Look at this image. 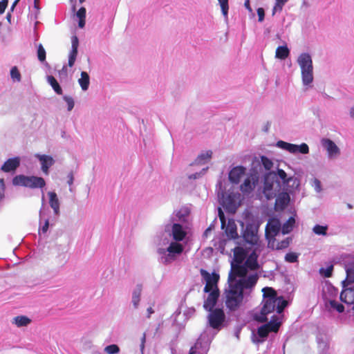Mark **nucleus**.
I'll return each instance as SVG.
<instances>
[{"label": "nucleus", "instance_id": "f257e3e1", "mask_svg": "<svg viewBox=\"0 0 354 354\" xmlns=\"http://www.w3.org/2000/svg\"><path fill=\"white\" fill-rule=\"evenodd\" d=\"M263 301L259 311L253 313V318L259 322H267L258 328L254 334L253 342L257 344L263 342L270 333H277L281 324V313L288 302L282 297H278L276 291L270 287L262 289Z\"/></svg>", "mask_w": 354, "mask_h": 354}, {"label": "nucleus", "instance_id": "f03ea898", "mask_svg": "<svg viewBox=\"0 0 354 354\" xmlns=\"http://www.w3.org/2000/svg\"><path fill=\"white\" fill-rule=\"evenodd\" d=\"M156 248L158 261L163 265H169L175 261L184 251L183 243L174 241L168 237L158 235L153 239Z\"/></svg>", "mask_w": 354, "mask_h": 354}, {"label": "nucleus", "instance_id": "7ed1b4c3", "mask_svg": "<svg viewBox=\"0 0 354 354\" xmlns=\"http://www.w3.org/2000/svg\"><path fill=\"white\" fill-rule=\"evenodd\" d=\"M247 270L243 267H234L230 270L228 276V282L235 284L243 292L245 290H252L256 285L259 275L253 273L247 276Z\"/></svg>", "mask_w": 354, "mask_h": 354}, {"label": "nucleus", "instance_id": "20e7f679", "mask_svg": "<svg viewBox=\"0 0 354 354\" xmlns=\"http://www.w3.org/2000/svg\"><path fill=\"white\" fill-rule=\"evenodd\" d=\"M301 69L302 84L306 88L311 87L314 80L313 65L310 55L303 53L297 59Z\"/></svg>", "mask_w": 354, "mask_h": 354}, {"label": "nucleus", "instance_id": "39448f33", "mask_svg": "<svg viewBox=\"0 0 354 354\" xmlns=\"http://www.w3.org/2000/svg\"><path fill=\"white\" fill-rule=\"evenodd\" d=\"M227 283L228 288L225 292V305L230 310H236L243 301V292L235 284L228 281Z\"/></svg>", "mask_w": 354, "mask_h": 354}, {"label": "nucleus", "instance_id": "423d86ee", "mask_svg": "<svg viewBox=\"0 0 354 354\" xmlns=\"http://www.w3.org/2000/svg\"><path fill=\"white\" fill-rule=\"evenodd\" d=\"M14 185L22 186L30 189H43L46 186L45 180L36 176L17 175L12 180Z\"/></svg>", "mask_w": 354, "mask_h": 354}, {"label": "nucleus", "instance_id": "0eeeda50", "mask_svg": "<svg viewBox=\"0 0 354 354\" xmlns=\"http://www.w3.org/2000/svg\"><path fill=\"white\" fill-rule=\"evenodd\" d=\"M86 24H73V26L71 27V32L72 34L71 36V49L68 54V64L70 67L73 66L75 64L77 55V48L79 46V39L77 36L80 35L82 32L81 30L84 29Z\"/></svg>", "mask_w": 354, "mask_h": 354}, {"label": "nucleus", "instance_id": "6e6552de", "mask_svg": "<svg viewBox=\"0 0 354 354\" xmlns=\"http://www.w3.org/2000/svg\"><path fill=\"white\" fill-rule=\"evenodd\" d=\"M218 197L222 206L229 212L234 213L241 205V195L238 192H223L221 194V196L218 193Z\"/></svg>", "mask_w": 354, "mask_h": 354}, {"label": "nucleus", "instance_id": "1a4fd4ad", "mask_svg": "<svg viewBox=\"0 0 354 354\" xmlns=\"http://www.w3.org/2000/svg\"><path fill=\"white\" fill-rule=\"evenodd\" d=\"M258 230L259 225L255 222L252 221L246 224L243 237L245 244L249 245V248H257L259 246Z\"/></svg>", "mask_w": 354, "mask_h": 354}, {"label": "nucleus", "instance_id": "9d476101", "mask_svg": "<svg viewBox=\"0 0 354 354\" xmlns=\"http://www.w3.org/2000/svg\"><path fill=\"white\" fill-rule=\"evenodd\" d=\"M165 232L174 241L182 243L186 237L187 232L179 223H167L165 225Z\"/></svg>", "mask_w": 354, "mask_h": 354}, {"label": "nucleus", "instance_id": "9b49d317", "mask_svg": "<svg viewBox=\"0 0 354 354\" xmlns=\"http://www.w3.org/2000/svg\"><path fill=\"white\" fill-rule=\"evenodd\" d=\"M280 190L281 186L278 180L273 179L270 175L265 178L263 193L268 200L275 198Z\"/></svg>", "mask_w": 354, "mask_h": 354}, {"label": "nucleus", "instance_id": "f8f14e48", "mask_svg": "<svg viewBox=\"0 0 354 354\" xmlns=\"http://www.w3.org/2000/svg\"><path fill=\"white\" fill-rule=\"evenodd\" d=\"M201 275L206 284L204 288V292H208L209 290H218L217 283L219 279V275L215 272L209 273L205 270H200Z\"/></svg>", "mask_w": 354, "mask_h": 354}, {"label": "nucleus", "instance_id": "ddd939ff", "mask_svg": "<svg viewBox=\"0 0 354 354\" xmlns=\"http://www.w3.org/2000/svg\"><path fill=\"white\" fill-rule=\"evenodd\" d=\"M276 146L294 154L297 153L307 154L309 153V147L306 143H302L299 145H297L288 143L283 140H279L277 142Z\"/></svg>", "mask_w": 354, "mask_h": 354}, {"label": "nucleus", "instance_id": "4468645a", "mask_svg": "<svg viewBox=\"0 0 354 354\" xmlns=\"http://www.w3.org/2000/svg\"><path fill=\"white\" fill-rule=\"evenodd\" d=\"M259 175L256 172L247 174L243 183L240 185V190L244 194H250L255 188L259 182Z\"/></svg>", "mask_w": 354, "mask_h": 354}, {"label": "nucleus", "instance_id": "2eb2a0df", "mask_svg": "<svg viewBox=\"0 0 354 354\" xmlns=\"http://www.w3.org/2000/svg\"><path fill=\"white\" fill-rule=\"evenodd\" d=\"M209 312L210 313L208 315V323L209 326L214 329L219 330L221 328L225 318L223 309H212Z\"/></svg>", "mask_w": 354, "mask_h": 354}, {"label": "nucleus", "instance_id": "dca6fc26", "mask_svg": "<svg viewBox=\"0 0 354 354\" xmlns=\"http://www.w3.org/2000/svg\"><path fill=\"white\" fill-rule=\"evenodd\" d=\"M281 224L277 218L269 219L266 227V237L268 241L269 239H274L280 232Z\"/></svg>", "mask_w": 354, "mask_h": 354}, {"label": "nucleus", "instance_id": "f3484780", "mask_svg": "<svg viewBox=\"0 0 354 354\" xmlns=\"http://www.w3.org/2000/svg\"><path fill=\"white\" fill-rule=\"evenodd\" d=\"M321 143L324 149L327 151L329 158H336L340 154L339 148L333 140L328 138H323L321 140Z\"/></svg>", "mask_w": 354, "mask_h": 354}, {"label": "nucleus", "instance_id": "a211bd4d", "mask_svg": "<svg viewBox=\"0 0 354 354\" xmlns=\"http://www.w3.org/2000/svg\"><path fill=\"white\" fill-rule=\"evenodd\" d=\"M246 168L243 166H236L232 168L228 174V179L232 184L238 185L241 180L246 176Z\"/></svg>", "mask_w": 354, "mask_h": 354}, {"label": "nucleus", "instance_id": "6ab92c4d", "mask_svg": "<svg viewBox=\"0 0 354 354\" xmlns=\"http://www.w3.org/2000/svg\"><path fill=\"white\" fill-rule=\"evenodd\" d=\"M35 157L39 161L41 164V169L43 173L48 175L49 174L50 167L55 163V160L50 156L44 154L41 155L39 153H36Z\"/></svg>", "mask_w": 354, "mask_h": 354}, {"label": "nucleus", "instance_id": "aec40b11", "mask_svg": "<svg viewBox=\"0 0 354 354\" xmlns=\"http://www.w3.org/2000/svg\"><path fill=\"white\" fill-rule=\"evenodd\" d=\"M189 211L186 207H182L180 209L175 211L168 221V223H179L183 224L187 221V218L189 216Z\"/></svg>", "mask_w": 354, "mask_h": 354}, {"label": "nucleus", "instance_id": "412c9836", "mask_svg": "<svg viewBox=\"0 0 354 354\" xmlns=\"http://www.w3.org/2000/svg\"><path fill=\"white\" fill-rule=\"evenodd\" d=\"M253 250L247 257L245 263L241 264V266L245 268V270H257L259 269V266L257 262L258 254L257 253V248H252Z\"/></svg>", "mask_w": 354, "mask_h": 354}, {"label": "nucleus", "instance_id": "4be33fe9", "mask_svg": "<svg viewBox=\"0 0 354 354\" xmlns=\"http://www.w3.org/2000/svg\"><path fill=\"white\" fill-rule=\"evenodd\" d=\"M234 258L231 262V270H232V265L234 267H242L241 264L247 257L246 251L242 247H236L234 250Z\"/></svg>", "mask_w": 354, "mask_h": 354}, {"label": "nucleus", "instance_id": "5701e85b", "mask_svg": "<svg viewBox=\"0 0 354 354\" xmlns=\"http://www.w3.org/2000/svg\"><path fill=\"white\" fill-rule=\"evenodd\" d=\"M207 293V297H205L203 304L204 308L210 311L216 304L219 296V290H209Z\"/></svg>", "mask_w": 354, "mask_h": 354}, {"label": "nucleus", "instance_id": "b1692460", "mask_svg": "<svg viewBox=\"0 0 354 354\" xmlns=\"http://www.w3.org/2000/svg\"><path fill=\"white\" fill-rule=\"evenodd\" d=\"M41 201H42V206L39 210V221L40 224H41V222L44 221V224L42 226L39 228V231H41L42 233H46L49 227L50 222L49 218L46 216V212H48V209H45L44 207V194L43 190L41 191Z\"/></svg>", "mask_w": 354, "mask_h": 354}, {"label": "nucleus", "instance_id": "393cba45", "mask_svg": "<svg viewBox=\"0 0 354 354\" xmlns=\"http://www.w3.org/2000/svg\"><path fill=\"white\" fill-rule=\"evenodd\" d=\"M340 299L342 302L348 305H354V286L351 288H343L340 294ZM354 309V306L352 308Z\"/></svg>", "mask_w": 354, "mask_h": 354}, {"label": "nucleus", "instance_id": "a878e982", "mask_svg": "<svg viewBox=\"0 0 354 354\" xmlns=\"http://www.w3.org/2000/svg\"><path fill=\"white\" fill-rule=\"evenodd\" d=\"M49 197V205L53 210L55 216H59L60 214V202L57 194L55 192H48Z\"/></svg>", "mask_w": 354, "mask_h": 354}, {"label": "nucleus", "instance_id": "bb28decb", "mask_svg": "<svg viewBox=\"0 0 354 354\" xmlns=\"http://www.w3.org/2000/svg\"><path fill=\"white\" fill-rule=\"evenodd\" d=\"M345 270L346 277L342 281L343 288L354 282V260L351 263H346Z\"/></svg>", "mask_w": 354, "mask_h": 354}, {"label": "nucleus", "instance_id": "cd10ccee", "mask_svg": "<svg viewBox=\"0 0 354 354\" xmlns=\"http://www.w3.org/2000/svg\"><path fill=\"white\" fill-rule=\"evenodd\" d=\"M20 165V159L18 157L9 158L1 166V169L4 172H11L15 171Z\"/></svg>", "mask_w": 354, "mask_h": 354}, {"label": "nucleus", "instance_id": "c85d7f7f", "mask_svg": "<svg viewBox=\"0 0 354 354\" xmlns=\"http://www.w3.org/2000/svg\"><path fill=\"white\" fill-rule=\"evenodd\" d=\"M275 198V205L277 208L281 209H284L288 205L290 201V196L288 192H279Z\"/></svg>", "mask_w": 354, "mask_h": 354}, {"label": "nucleus", "instance_id": "c756f323", "mask_svg": "<svg viewBox=\"0 0 354 354\" xmlns=\"http://www.w3.org/2000/svg\"><path fill=\"white\" fill-rule=\"evenodd\" d=\"M290 243V239L286 238L281 241H278L275 238L269 239L268 246L272 249L282 250L288 248Z\"/></svg>", "mask_w": 354, "mask_h": 354}, {"label": "nucleus", "instance_id": "7c9ffc66", "mask_svg": "<svg viewBox=\"0 0 354 354\" xmlns=\"http://www.w3.org/2000/svg\"><path fill=\"white\" fill-rule=\"evenodd\" d=\"M224 229L225 234L229 239H235L238 238L237 227L234 221L229 220Z\"/></svg>", "mask_w": 354, "mask_h": 354}, {"label": "nucleus", "instance_id": "2f4dec72", "mask_svg": "<svg viewBox=\"0 0 354 354\" xmlns=\"http://www.w3.org/2000/svg\"><path fill=\"white\" fill-rule=\"evenodd\" d=\"M142 291V286L137 284L132 292L131 303L135 309H138L140 305V297Z\"/></svg>", "mask_w": 354, "mask_h": 354}, {"label": "nucleus", "instance_id": "473e14b6", "mask_svg": "<svg viewBox=\"0 0 354 354\" xmlns=\"http://www.w3.org/2000/svg\"><path fill=\"white\" fill-rule=\"evenodd\" d=\"M286 187V190L290 193H293L298 189L300 185L299 180L294 176L288 177V180L283 184Z\"/></svg>", "mask_w": 354, "mask_h": 354}, {"label": "nucleus", "instance_id": "72a5a7b5", "mask_svg": "<svg viewBox=\"0 0 354 354\" xmlns=\"http://www.w3.org/2000/svg\"><path fill=\"white\" fill-rule=\"evenodd\" d=\"M78 83L83 91H86L90 85V76L86 71L81 73V77L78 79Z\"/></svg>", "mask_w": 354, "mask_h": 354}, {"label": "nucleus", "instance_id": "f704fd0d", "mask_svg": "<svg viewBox=\"0 0 354 354\" xmlns=\"http://www.w3.org/2000/svg\"><path fill=\"white\" fill-rule=\"evenodd\" d=\"M290 55V50L287 46H280L277 47L275 53V57L279 59H285Z\"/></svg>", "mask_w": 354, "mask_h": 354}, {"label": "nucleus", "instance_id": "c9c22d12", "mask_svg": "<svg viewBox=\"0 0 354 354\" xmlns=\"http://www.w3.org/2000/svg\"><path fill=\"white\" fill-rule=\"evenodd\" d=\"M212 151L211 150L206 151L200 153L194 161L196 165L205 164L209 159L212 158Z\"/></svg>", "mask_w": 354, "mask_h": 354}, {"label": "nucleus", "instance_id": "e433bc0d", "mask_svg": "<svg viewBox=\"0 0 354 354\" xmlns=\"http://www.w3.org/2000/svg\"><path fill=\"white\" fill-rule=\"evenodd\" d=\"M31 322V319L24 315L17 316L14 317L12 324L17 327L26 326Z\"/></svg>", "mask_w": 354, "mask_h": 354}, {"label": "nucleus", "instance_id": "4c0bfd02", "mask_svg": "<svg viewBox=\"0 0 354 354\" xmlns=\"http://www.w3.org/2000/svg\"><path fill=\"white\" fill-rule=\"evenodd\" d=\"M295 223V219L294 217L290 216L288 220L283 224V225L281 227V232L283 234H286L290 233L294 227V225Z\"/></svg>", "mask_w": 354, "mask_h": 354}, {"label": "nucleus", "instance_id": "58836bf2", "mask_svg": "<svg viewBox=\"0 0 354 354\" xmlns=\"http://www.w3.org/2000/svg\"><path fill=\"white\" fill-rule=\"evenodd\" d=\"M47 82L51 86V87L57 94H62V89L59 86V83L57 82V81L56 80V79L53 76L48 75L47 77Z\"/></svg>", "mask_w": 354, "mask_h": 354}, {"label": "nucleus", "instance_id": "ea45409f", "mask_svg": "<svg viewBox=\"0 0 354 354\" xmlns=\"http://www.w3.org/2000/svg\"><path fill=\"white\" fill-rule=\"evenodd\" d=\"M271 178H273V179L277 180V178H280L284 184L288 179L287 174L281 169H277L276 172H272L270 174Z\"/></svg>", "mask_w": 354, "mask_h": 354}, {"label": "nucleus", "instance_id": "a19ab883", "mask_svg": "<svg viewBox=\"0 0 354 354\" xmlns=\"http://www.w3.org/2000/svg\"><path fill=\"white\" fill-rule=\"evenodd\" d=\"M328 225H315L313 227V232L318 236H327V231H328Z\"/></svg>", "mask_w": 354, "mask_h": 354}, {"label": "nucleus", "instance_id": "79ce46f5", "mask_svg": "<svg viewBox=\"0 0 354 354\" xmlns=\"http://www.w3.org/2000/svg\"><path fill=\"white\" fill-rule=\"evenodd\" d=\"M326 306L333 310H337L339 313H342L344 310V306L338 303L335 300H329L328 302L326 304Z\"/></svg>", "mask_w": 354, "mask_h": 354}, {"label": "nucleus", "instance_id": "37998d69", "mask_svg": "<svg viewBox=\"0 0 354 354\" xmlns=\"http://www.w3.org/2000/svg\"><path fill=\"white\" fill-rule=\"evenodd\" d=\"M333 271V266L332 264L328 266L326 268H321L319 269V274L324 277H330Z\"/></svg>", "mask_w": 354, "mask_h": 354}, {"label": "nucleus", "instance_id": "c03bdc74", "mask_svg": "<svg viewBox=\"0 0 354 354\" xmlns=\"http://www.w3.org/2000/svg\"><path fill=\"white\" fill-rule=\"evenodd\" d=\"M104 351L107 354H118L120 351V347L117 344H111L106 346Z\"/></svg>", "mask_w": 354, "mask_h": 354}, {"label": "nucleus", "instance_id": "a18cd8bd", "mask_svg": "<svg viewBox=\"0 0 354 354\" xmlns=\"http://www.w3.org/2000/svg\"><path fill=\"white\" fill-rule=\"evenodd\" d=\"M261 163L263 166L266 170H270L273 166L272 161L265 156L260 157Z\"/></svg>", "mask_w": 354, "mask_h": 354}, {"label": "nucleus", "instance_id": "49530a36", "mask_svg": "<svg viewBox=\"0 0 354 354\" xmlns=\"http://www.w3.org/2000/svg\"><path fill=\"white\" fill-rule=\"evenodd\" d=\"M10 77L14 82H20L21 81V74L17 68V66H14L10 70Z\"/></svg>", "mask_w": 354, "mask_h": 354}, {"label": "nucleus", "instance_id": "de8ad7c7", "mask_svg": "<svg viewBox=\"0 0 354 354\" xmlns=\"http://www.w3.org/2000/svg\"><path fill=\"white\" fill-rule=\"evenodd\" d=\"M37 57L41 62L46 60V50L41 44L37 47Z\"/></svg>", "mask_w": 354, "mask_h": 354}, {"label": "nucleus", "instance_id": "09e8293b", "mask_svg": "<svg viewBox=\"0 0 354 354\" xmlns=\"http://www.w3.org/2000/svg\"><path fill=\"white\" fill-rule=\"evenodd\" d=\"M63 100L66 102L67 104V110L68 111H72L75 106V102L73 98L68 95H64Z\"/></svg>", "mask_w": 354, "mask_h": 354}, {"label": "nucleus", "instance_id": "8fccbe9b", "mask_svg": "<svg viewBox=\"0 0 354 354\" xmlns=\"http://www.w3.org/2000/svg\"><path fill=\"white\" fill-rule=\"evenodd\" d=\"M298 254L295 252L287 253L285 256V260L289 263H295L298 261Z\"/></svg>", "mask_w": 354, "mask_h": 354}, {"label": "nucleus", "instance_id": "3c124183", "mask_svg": "<svg viewBox=\"0 0 354 354\" xmlns=\"http://www.w3.org/2000/svg\"><path fill=\"white\" fill-rule=\"evenodd\" d=\"M288 0H276L275 5L273 8V15L276 11H281L283 6L285 5Z\"/></svg>", "mask_w": 354, "mask_h": 354}, {"label": "nucleus", "instance_id": "603ef678", "mask_svg": "<svg viewBox=\"0 0 354 354\" xmlns=\"http://www.w3.org/2000/svg\"><path fill=\"white\" fill-rule=\"evenodd\" d=\"M77 17L79 19V22H85L86 19V9L82 7L76 13Z\"/></svg>", "mask_w": 354, "mask_h": 354}, {"label": "nucleus", "instance_id": "864d4df0", "mask_svg": "<svg viewBox=\"0 0 354 354\" xmlns=\"http://www.w3.org/2000/svg\"><path fill=\"white\" fill-rule=\"evenodd\" d=\"M221 8L222 12L223 15L227 16L229 6H228V0H218Z\"/></svg>", "mask_w": 354, "mask_h": 354}, {"label": "nucleus", "instance_id": "5fc2aeb1", "mask_svg": "<svg viewBox=\"0 0 354 354\" xmlns=\"http://www.w3.org/2000/svg\"><path fill=\"white\" fill-rule=\"evenodd\" d=\"M317 343L319 348H321L323 351L327 349L328 347V342L323 339L322 337H317Z\"/></svg>", "mask_w": 354, "mask_h": 354}, {"label": "nucleus", "instance_id": "6e6d98bb", "mask_svg": "<svg viewBox=\"0 0 354 354\" xmlns=\"http://www.w3.org/2000/svg\"><path fill=\"white\" fill-rule=\"evenodd\" d=\"M208 169V167L203 169L200 172H196L189 176V179H197L202 176Z\"/></svg>", "mask_w": 354, "mask_h": 354}, {"label": "nucleus", "instance_id": "4d7b16f0", "mask_svg": "<svg viewBox=\"0 0 354 354\" xmlns=\"http://www.w3.org/2000/svg\"><path fill=\"white\" fill-rule=\"evenodd\" d=\"M218 216H219V218H220L221 223V228L223 230H224L226 221H225V217L224 213L223 212L221 208H220V207L218 208Z\"/></svg>", "mask_w": 354, "mask_h": 354}, {"label": "nucleus", "instance_id": "13d9d810", "mask_svg": "<svg viewBox=\"0 0 354 354\" xmlns=\"http://www.w3.org/2000/svg\"><path fill=\"white\" fill-rule=\"evenodd\" d=\"M145 342H146V333H144L140 339V349L141 354H144Z\"/></svg>", "mask_w": 354, "mask_h": 354}, {"label": "nucleus", "instance_id": "bf43d9fd", "mask_svg": "<svg viewBox=\"0 0 354 354\" xmlns=\"http://www.w3.org/2000/svg\"><path fill=\"white\" fill-rule=\"evenodd\" d=\"M5 183L2 178H0V201L4 198Z\"/></svg>", "mask_w": 354, "mask_h": 354}, {"label": "nucleus", "instance_id": "052dcab7", "mask_svg": "<svg viewBox=\"0 0 354 354\" xmlns=\"http://www.w3.org/2000/svg\"><path fill=\"white\" fill-rule=\"evenodd\" d=\"M67 183L70 187H71L74 181V176L73 171L68 173V174L67 175ZM69 190L70 192H73L72 187H70Z\"/></svg>", "mask_w": 354, "mask_h": 354}, {"label": "nucleus", "instance_id": "680f3d73", "mask_svg": "<svg viewBox=\"0 0 354 354\" xmlns=\"http://www.w3.org/2000/svg\"><path fill=\"white\" fill-rule=\"evenodd\" d=\"M257 15L259 17V21H262L264 19L265 11L263 8H259L257 9Z\"/></svg>", "mask_w": 354, "mask_h": 354}, {"label": "nucleus", "instance_id": "e2e57ef3", "mask_svg": "<svg viewBox=\"0 0 354 354\" xmlns=\"http://www.w3.org/2000/svg\"><path fill=\"white\" fill-rule=\"evenodd\" d=\"M8 6V0L0 1V15L5 12V10Z\"/></svg>", "mask_w": 354, "mask_h": 354}, {"label": "nucleus", "instance_id": "0e129e2a", "mask_svg": "<svg viewBox=\"0 0 354 354\" xmlns=\"http://www.w3.org/2000/svg\"><path fill=\"white\" fill-rule=\"evenodd\" d=\"M198 342H196L195 345L190 348L189 354H202L198 351Z\"/></svg>", "mask_w": 354, "mask_h": 354}, {"label": "nucleus", "instance_id": "69168bd1", "mask_svg": "<svg viewBox=\"0 0 354 354\" xmlns=\"http://www.w3.org/2000/svg\"><path fill=\"white\" fill-rule=\"evenodd\" d=\"M313 183L315 191L317 192H319L322 189L320 181L318 179L315 178L313 181Z\"/></svg>", "mask_w": 354, "mask_h": 354}, {"label": "nucleus", "instance_id": "338daca9", "mask_svg": "<svg viewBox=\"0 0 354 354\" xmlns=\"http://www.w3.org/2000/svg\"><path fill=\"white\" fill-rule=\"evenodd\" d=\"M147 318H149L151 317V315L154 313V310L153 309L152 307H149L147 309Z\"/></svg>", "mask_w": 354, "mask_h": 354}, {"label": "nucleus", "instance_id": "774afa93", "mask_svg": "<svg viewBox=\"0 0 354 354\" xmlns=\"http://www.w3.org/2000/svg\"><path fill=\"white\" fill-rule=\"evenodd\" d=\"M349 115L354 120V105L350 109Z\"/></svg>", "mask_w": 354, "mask_h": 354}]
</instances>
